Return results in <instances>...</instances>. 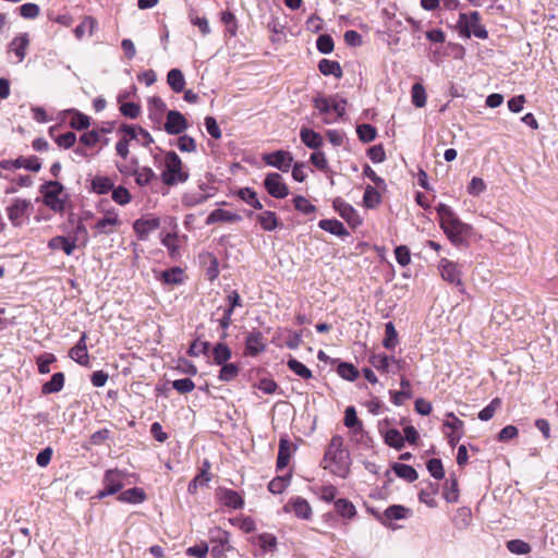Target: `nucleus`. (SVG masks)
<instances>
[{
    "label": "nucleus",
    "mask_w": 558,
    "mask_h": 558,
    "mask_svg": "<svg viewBox=\"0 0 558 558\" xmlns=\"http://www.w3.org/2000/svg\"><path fill=\"white\" fill-rule=\"evenodd\" d=\"M440 227L454 245H462L472 234V227L462 222L454 211L446 204L436 207Z\"/></svg>",
    "instance_id": "f257e3e1"
},
{
    "label": "nucleus",
    "mask_w": 558,
    "mask_h": 558,
    "mask_svg": "<svg viewBox=\"0 0 558 558\" xmlns=\"http://www.w3.org/2000/svg\"><path fill=\"white\" fill-rule=\"evenodd\" d=\"M350 456L343 448V438L340 435L332 436L324 457V469L341 478H345L350 472Z\"/></svg>",
    "instance_id": "f03ea898"
},
{
    "label": "nucleus",
    "mask_w": 558,
    "mask_h": 558,
    "mask_svg": "<svg viewBox=\"0 0 558 558\" xmlns=\"http://www.w3.org/2000/svg\"><path fill=\"white\" fill-rule=\"evenodd\" d=\"M189 172L183 169L179 155L170 150L165 155V169L161 173L162 182L167 185L184 183L189 180Z\"/></svg>",
    "instance_id": "7ed1b4c3"
},
{
    "label": "nucleus",
    "mask_w": 558,
    "mask_h": 558,
    "mask_svg": "<svg viewBox=\"0 0 558 558\" xmlns=\"http://www.w3.org/2000/svg\"><path fill=\"white\" fill-rule=\"evenodd\" d=\"M457 28L461 37L470 38L471 35H474L480 39L488 38V32L481 24V14L477 11L470 12L469 14L460 13Z\"/></svg>",
    "instance_id": "20e7f679"
},
{
    "label": "nucleus",
    "mask_w": 558,
    "mask_h": 558,
    "mask_svg": "<svg viewBox=\"0 0 558 558\" xmlns=\"http://www.w3.org/2000/svg\"><path fill=\"white\" fill-rule=\"evenodd\" d=\"M63 185L58 181H48L40 186V193L44 195V203L46 206L56 211H61L64 208V203L61 199L63 193Z\"/></svg>",
    "instance_id": "39448f33"
},
{
    "label": "nucleus",
    "mask_w": 558,
    "mask_h": 558,
    "mask_svg": "<svg viewBox=\"0 0 558 558\" xmlns=\"http://www.w3.org/2000/svg\"><path fill=\"white\" fill-rule=\"evenodd\" d=\"M123 477L124 475L120 470H107L102 478L104 489L99 490L95 498L104 499L119 493L123 487Z\"/></svg>",
    "instance_id": "423d86ee"
},
{
    "label": "nucleus",
    "mask_w": 558,
    "mask_h": 558,
    "mask_svg": "<svg viewBox=\"0 0 558 558\" xmlns=\"http://www.w3.org/2000/svg\"><path fill=\"white\" fill-rule=\"evenodd\" d=\"M189 128V122L185 117L178 110H169L167 112L163 130L169 135H179Z\"/></svg>",
    "instance_id": "0eeeda50"
},
{
    "label": "nucleus",
    "mask_w": 558,
    "mask_h": 558,
    "mask_svg": "<svg viewBox=\"0 0 558 558\" xmlns=\"http://www.w3.org/2000/svg\"><path fill=\"white\" fill-rule=\"evenodd\" d=\"M264 185L266 191L275 198H284L289 195L287 184L277 172L268 173L265 178Z\"/></svg>",
    "instance_id": "6e6552de"
},
{
    "label": "nucleus",
    "mask_w": 558,
    "mask_h": 558,
    "mask_svg": "<svg viewBox=\"0 0 558 558\" xmlns=\"http://www.w3.org/2000/svg\"><path fill=\"white\" fill-rule=\"evenodd\" d=\"M0 167L4 170H15L24 168L29 171L38 172L41 169V162L38 157H19L14 160H3Z\"/></svg>",
    "instance_id": "1a4fd4ad"
},
{
    "label": "nucleus",
    "mask_w": 558,
    "mask_h": 558,
    "mask_svg": "<svg viewBox=\"0 0 558 558\" xmlns=\"http://www.w3.org/2000/svg\"><path fill=\"white\" fill-rule=\"evenodd\" d=\"M263 160L268 166L275 167L280 171L288 172L293 162V157L289 151L277 150L264 155Z\"/></svg>",
    "instance_id": "9d476101"
},
{
    "label": "nucleus",
    "mask_w": 558,
    "mask_h": 558,
    "mask_svg": "<svg viewBox=\"0 0 558 558\" xmlns=\"http://www.w3.org/2000/svg\"><path fill=\"white\" fill-rule=\"evenodd\" d=\"M133 163L136 166L132 171L126 170L124 166H117L118 170L122 174H129L133 175L135 179V182L140 186H146L148 185L153 179L156 178L155 172L149 167H138L137 161H133Z\"/></svg>",
    "instance_id": "9b49d317"
},
{
    "label": "nucleus",
    "mask_w": 558,
    "mask_h": 558,
    "mask_svg": "<svg viewBox=\"0 0 558 558\" xmlns=\"http://www.w3.org/2000/svg\"><path fill=\"white\" fill-rule=\"evenodd\" d=\"M332 206L335 210L352 227L361 223V218L352 205L337 197L333 199Z\"/></svg>",
    "instance_id": "f8f14e48"
},
{
    "label": "nucleus",
    "mask_w": 558,
    "mask_h": 558,
    "mask_svg": "<svg viewBox=\"0 0 558 558\" xmlns=\"http://www.w3.org/2000/svg\"><path fill=\"white\" fill-rule=\"evenodd\" d=\"M216 496L220 504L231 509H242L244 507L243 497L235 490L225 487H219Z\"/></svg>",
    "instance_id": "ddd939ff"
},
{
    "label": "nucleus",
    "mask_w": 558,
    "mask_h": 558,
    "mask_svg": "<svg viewBox=\"0 0 558 558\" xmlns=\"http://www.w3.org/2000/svg\"><path fill=\"white\" fill-rule=\"evenodd\" d=\"M439 271L445 281L451 284L461 286V271L458 264L442 258L439 263Z\"/></svg>",
    "instance_id": "4468645a"
},
{
    "label": "nucleus",
    "mask_w": 558,
    "mask_h": 558,
    "mask_svg": "<svg viewBox=\"0 0 558 558\" xmlns=\"http://www.w3.org/2000/svg\"><path fill=\"white\" fill-rule=\"evenodd\" d=\"M160 227L159 218H140L134 221L133 229L136 233L138 240L145 241L148 239L149 234L156 231Z\"/></svg>",
    "instance_id": "2eb2a0df"
},
{
    "label": "nucleus",
    "mask_w": 558,
    "mask_h": 558,
    "mask_svg": "<svg viewBox=\"0 0 558 558\" xmlns=\"http://www.w3.org/2000/svg\"><path fill=\"white\" fill-rule=\"evenodd\" d=\"M266 349L265 338L259 330H253L245 338V354L256 356Z\"/></svg>",
    "instance_id": "dca6fc26"
},
{
    "label": "nucleus",
    "mask_w": 558,
    "mask_h": 558,
    "mask_svg": "<svg viewBox=\"0 0 558 558\" xmlns=\"http://www.w3.org/2000/svg\"><path fill=\"white\" fill-rule=\"evenodd\" d=\"M31 202L27 199L15 198L13 203L8 207V217L14 226H20L22 219L29 208Z\"/></svg>",
    "instance_id": "f3484780"
},
{
    "label": "nucleus",
    "mask_w": 558,
    "mask_h": 558,
    "mask_svg": "<svg viewBox=\"0 0 558 558\" xmlns=\"http://www.w3.org/2000/svg\"><path fill=\"white\" fill-rule=\"evenodd\" d=\"M287 512H294V514L303 520H308L312 515V508L306 499L301 497L291 498L284 506Z\"/></svg>",
    "instance_id": "a211bd4d"
},
{
    "label": "nucleus",
    "mask_w": 558,
    "mask_h": 558,
    "mask_svg": "<svg viewBox=\"0 0 558 558\" xmlns=\"http://www.w3.org/2000/svg\"><path fill=\"white\" fill-rule=\"evenodd\" d=\"M86 338V333L83 332L77 343L69 352L70 357L83 366H87L89 364Z\"/></svg>",
    "instance_id": "6ab92c4d"
},
{
    "label": "nucleus",
    "mask_w": 558,
    "mask_h": 558,
    "mask_svg": "<svg viewBox=\"0 0 558 558\" xmlns=\"http://www.w3.org/2000/svg\"><path fill=\"white\" fill-rule=\"evenodd\" d=\"M120 225L119 216L114 210H109L105 217L100 218L96 225L95 229L100 234H111L113 232V227Z\"/></svg>",
    "instance_id": "aec40b11"
},
{
    "label": "nucleus",
    "mask_w": 558,
    "mask_h": 558,
    "mask_svg": "<svg viewBox=\"0 0 558 558\" xmlns=\"http://www.w3.org/2000/svg\"><path fill=\"white\" fill-rule=\"evenodd\" d=\"M242 220V217L235 213H231L229 210H225V209H215L213 210L207 219H206V225H213V223H216V222H229V223H232V222H239Z\"/></svg>",
    "instance_id": "412c9836"
},
{
    "label": "nucleus",
    "mask_w": 558,
    "mask_h": 558,
    "mask_svg": "<svg viewBox=\"0 0 558 558\" xmlns=\"http://www.w3.org/2000/svg\"><path fill=\"white\" fill-rule=\"evenodd\" d=\"M300 138L302 143L311 149H318L324 144L323 136L319 133L306 126H303L301 129Z\"/></svg>",
    "instance_id": "4be33fe9"
},
{
    "label": "nucleus",
    "mask_w": 558,
    "mask_h": 558,
    "mask_svg": "<svg viewBox=\"0 0 558 558\" xmlns=\"http://www.w3.org/2000/svg\"><path fill=\"white\" fill-rule=\"evenodd\" d=\"M409 513V508L401 505H392L384 511V513L379 517V520L381 523L387 524L392 520L404 519Z\"/></svg>",
    "instance_id": "5701e85b"
},
{
    "label": "nucleus",
    "mask_w": 558,
    "mask_h": 558,
    "mask_svg": "<svg viewBox=\"0 0 558 558\" xmlns=\"http://www.w3.org/2000/svg\"><path fill=\"white\" fill-rule=\"evenodd\" d=\"M48 247L51 250H61L66 255H72L76 248V243L75 240H70L69 238L58 235L49 240Z\"/></svg>",
    "instance_id": "b1692460"
},
{
    "label": "nucleus",
    "mask_w": 558,
    "mask_h": 558,
    "mask_svg": "<svg viewBox=\"0 0 558 558\" xmlns=\"http://www.w3.org/2000/svg\"><path fill=\"white\" fill-rule=\"evenodd\" d=\"M158 279L169 286L181 284L184 281L183 270L180 267H171L160 272Z\"/></svg>",
    "instance_id": "393cba45"
},
{
    "label": "nucleus",
    "mask_w": 558,
    "mask_h": 558,
    "mask_svg": "<svg viewBox=\"0 0 558 558\" xmlns=\"http://www.w3.org/2000/svg\"><path fill=\"white\" fill-rule=\"evenodd\" d=\"M147 496L143 488L133 487L119 494L118 500L126 504H142Z\"/></svg>",
    "instance_id": "a878e982"
},
{
    "label": "nucleus",
    "mask_w": 558,
    "mask_h": 558,
    "mask_svg": "<svg viewBox=\"0 0 558 558\" xmlns=\"http://www.w3.org/2000/svg\"><path fill=\"white\" fill-rule=\"evenodd\" d=\"M260 227L265 231H274L279 227V219L276 213L270 210H264L255 216Z\"/></svg>",
    "instance_id": "bb28decb"
},
{
    "label": "nucleus",
    "mask_w": 558,
    "mask_h": 558,
    "mask_svg": "<svg viewBox=\"0 0 558 558\" xmlns=\"http://www.w3.org/2000/svg\"><path fill=\"white\" fill-rule=\"evenodd\" d=\"M64 380L65 377L62 372L54 373L51 379L43 385L41 393L51 395L61 391L64 386Z\"/></svg>",
    "instance_id": "cd10ccee"
},
{
    "label": "nucleus",
    "mask_w": 558,
    "mask_h": 558,
    "mask_svg": "<svg viewBox=\"0 0 558 558\" xmlns=\"http://www.w3.org/2000/svg\"><path fill=\"white\" fill-rule=\"evenodd\" d=\"M318 227L324 231L338 236H348L349 232L343 223L336 219H323L318 222Z\"/></svg>",
    "instance_id": "c85d7f7f"
},
{
    "label": "nucleus",
    "mask_w": 558,
    "mask_h": 558,
    "mask_svg": "<svg viewBox=\"0 0 558 558\" xmlns=\"http://www.w3.org/2000/svg\"><path fill=\"white\" fill-rule=\"evenodd\" d=\"M167 83L174 93H182L185 87V78L182 71L171 69L167 74Z\"/></svg>",
    "instance_id": "c756f323"
},
{
    "label": "nucleus",
    "mask_w": 558,
    "mask_h": 558,
    "mask_svg": "<svg viewBox=\"0 0 558 558\" xmlns=\"http://www.w3.org/2000/svg\"><path fill=\"white\" fill-rule=\"evenodd\" d=\"M290 457H291V444L288 439L281 438L279 440L277 470L281 471L284 468H287Z\"/></svg>",
    "instance_id": "7c9ffc66"
},
{
    "label": "nucleus",
    "mask_w": 558,
    "mask_h": 558,
    "mask_svg": "<svg viewBox=\"0 0 558 558\" xmlns=\"http://www.w3.org/2000/svg\"><path fill=\"white\" fill-rule=\"evenodd\" d=\"M29 44L28 35L22 34L14 37L10 44V49L16 54L19 62L23 61L26 54V48Z\"/></svg>",
    "instance_id": "2f4dec72"
},
{
    "label": "nucleus",
    "mask_w": 558,
    "mask_h": 558,
    "mask_svg": "<svg viewBox=\"0 0 558 558\" xmlns=\"http://www.w3.org/2000/svg\"><path fill=\"white\" fill-rule=\"evenodd\" d=\"M231 354L230 348L223 342H218L211 350L214 363L217 365H222L229 361L231 359Z\"/></svg>",
    "instance_id": "473e14b6"
},
{
    "label": "nucleus",
    "mask_w": 558,
    "mask_h": 558,
    "mask_svg": "<svg viewBox=\"0 0 558 558\" xmlns=\"http://www.w3.org/2000/svg\"><path fill=\"white\" fill-rule=\"evenodd\" d=\"M318 69L324 75H333L337 78L342 76V69L338 61L322 59L318 63Z\"/></svg>",
    "instance_id": "72a5a7b5"
},
{
    "label": "nucleus",
    "mask_w": 558,
    "mask_h": 558,
    "mask_svg": "<svg viewBox=\"0 0 558 558\" xmlns=\"http://www.w3.org/2000/svg\"><path fill=\"white\" fill-rule=\"evenodd\" d=\"M203 465L204 469L202 470V472L198 475H196L187 486V492L192 495L196 494L198 486H203L210 481V476L208 473L210 464L208 461H205Z\"/></svg>",
    "instance_id": "f704fd0d"
},
{
    "label": "nucleus",
    "mask_w": 558,
    "mask_h": 558,
    "mask_svg": "<svg viewBox=\"0 0 558 558\" xmlns=\"http://www.w3.org/2000/svg\"><path fill=\"white\" fill-rule=\"evenodd\" d=\"M392 470L397 476L405 480L409 483H412L417 480L418 475L415 469L409 464L403 463H393Z\"/></svg>",
    "instance_id": "c9c22d12"
},
{
    "label": "nucleus",
    "mask_w": 558,
    "mask_h": 558,
    "mask_svg": "<svg viewBox=\"0 0 558 558\" xmlns=\"http://www.w3.org/2000/svg\"><path fill=\"white\" fill-rule=\"evenodd\" d=\"M114 184L109 177L96 175L92 180V190L97 194H107L112 191Z\"/></svg>",
    "instance_id": "e433bc0d"
},
{
    "label": "nucleus",
    "mask_w": 558,
    "mask_h": 558,
    "mask_svg": "<svg viewBox=\"0 0 558 558\" xmlns=\"http://www.w3.org/2000/svg\"><path fill=\"white\" fill-rule=\"evenodd\" d=\"M335 509L337 513L343 518L352 519L356 514L354 505L344 498L335 500Z\"/></svg>",
    "instance_id": "4c0bfd02"
},
{
    "label": "nucleus",
    "mask_w": 558,
    "mask_h": 558,
    "mask_svg": "<svg viewBox=\"0 0 558 558\" xmlns=\"http://www.w3.org/2000/svg\"><path fill=\"white\" fill-rule=\"evenodd\" d=\"M369 364L380 373H390V356L373 353L368 360Z\"/></svg>",
    "instance_id": "58836bf2"
},
{
    "label": "nucleus",
    "mask_w": 558,
    "mask_h": 558,
    "mask_svg": "<svg viewBox=\"0 0 558 558\" xmlns=\"http://www.w3.org/2000/svg\"><path fill=\"white\" fill-rule=\"evenodd\" d=\"M400 386H401L400 391L395 392L393 396H392V402L395 404H400L401 403V398L410 399L412 397L411 383L402 374L400 376Z\"/></svg>",
    "instance_id": "ea45409f"
},
{
    "label": "nucleus",
    "mask_w": 558,
    "mask_h": 558,
    "mask_svg": "<svg viewBox=\"0 0 558 558\" xmlns=\"http://www.w3.org/2000/svg\"><path fill=\"white\" fill-rule=\"evenodd\" d=\"M338 375L349 381H354L359 377V369L351 363L342 362L337 367Z\"/></svg>",
    "instance_id": "a19ab883"
},
{
    "label": "nucleus",
    "mask_w": 558,
    "mask_h": 558,
    "mask_svg": "<svg viewBox=\"0 0 558 558\" xmlns=\"http://www.w3.org/2000/svg\"><path fill=\"white\" fill-rule=\"evenodd\" d=\"M380 202H381V196L378 193V191L372 185H366L364 196H363V203H364L365 207L375 208L380 204Z\"/></svg>",
    "instance_id": "79ce46f5"
},
{
    "label": "nucleus",
    "mask_w": 558,
    "mask_h": 558,
    "mask_svg": "<svg viewBox=\"0 0 558 558\" xmlns=\"http://www.w3.org/2000/svg\"><path fill=\"white\" fill-rule=\"evenodd\" d=\"M287 365L294 374L303 379H310L313 377L312 371L296 359H289Z\"/></svg>",
    "instance_id": "37998d69"
},
{
    "label": "nucleus",
    "mask_w": 558,
    "mask_h": 558,
    "mask_svg": "<svg viewBox=\"0 0 558 558\" xmlns=\"http://www.w3.org/2000/svg\"><path fill=\"white\" fill-rule=\"evenodd\" d=\"M344 425L350 428L351 430H354L357 428L359 433L362 432V422L359 420L356 415V411L354 407H348L344 411Z\"/></svg>",
    "instance_id": "c03bdc74"
},
{
    "label": "nucleus",
    "mask_w": 558,
    "mask_h": 558,
    "mask_svg": "<svg viewBox=\"0 0 558 558\" xmlns=\"http://www.w3.org/2000/svg\"><path fill=\"white\" fill-rule=\"evenodd\" d=\"M397 338H398V333H397L393 323L388 322L385 325V338L383 340V345L389 350L395 349V347L397 345V342H398Z\"/></svg>",
    "instance_id": "a18cd8bd"
},
{
    "label": "nucleus",
    "mask_w": 558,
    "mask_h": 558,
    "mask_svg": "<svg viewBox=\"0 0 558 558\" xmlns=\"http://www.w3.org/2000/svg\"><path fill=\"white\" fill-rule=\"evenodd\" d=\"M385 441L388 446L396 449H401L404 446V437L396 428H390L386 432Z\"/></svg>",
    "instance_id": "49530a36"
},
{
    "label": "nucleus",
    "mask_w": 558,
    "mask_h": 558,
    "mask_svg": "<svg viewBox=\"0 0 558 558\" xmlns=\"http://www.w3.org/2000/svg\"><path fill=\"white\" fill-rule=\"evenodd\" d=\"M411 97L416 108H423L426 105V92L421 83H415L412 86Z\"/></svg>",
    "instance_id": "de8ad7c7"
},
{
    "label": "nucleus",
    "mask_w": 558,
    "mask_h": 558,
    "mask_svg": "<svg viewBox=\"0 0 558 558\" xmlns=\"http://www.w3.org/2000/svg\"><path fill=\"white\" fill-rule=\"evenodd\" d=\"M506 546L507 549L514 555H526L532 550L530 544L522 539L508 541Z\"/></svg>",
    "instance_id": "09e8293b"
},
{
    "label": "nucleus",
    "mask_w": 558,
    "mask_h": 558,
    "mask_svg": "<svg viewBox=\"0 0 558 558\" xmlns=\"http://www.w3.org/2000/svg\"><path fill=\"white\" fill-rule=\"evenodd\" d=\"M111 198L114 203L124 206L131 202L132 195L128 189H125L122 185H119L118 187L113 186Z\"/></svg>",
    "instance_id": "8fccbe9b"
},
{
    "label": "nucleus",
    "mask_w": 558,
    "mask_h": 558,
    "mask_svg": "<svg viewBox=\"0 0 558 558\" xmlns=\"http://www.w3.org/2000/svg\"><path fill=\"white\" fill-rule=\"evenodd\" d=\"M356 133L360 141L364 143H369L375 140L377 135L376 129L371 124H361L356 128Z\"/></svg>",
    "instance_id": "3c124183"
},
{
    "label": "nucleus",
    "mask_w": 558,
    "mask_h": 558,
    "mask_svg": "<svg viewBox=\"0 0 558 558\" xmlns=\"http://www.w3.org/2000/svg\"><path fill=\"white\" fill-rule=\"evenodd\" d=\"M238 374H239V367L236 364L225 363L221 365L218 377L222 381H231L238 376Z\"/></svg>",
    "instance_id": "603ef678"
},
{
    "label": "nucleus",
    "mask_w": 558,
    "mask_h": 558,
    "mask_svg": "<svg viewBox=\"0 0 558 558\" xmlns=\"http://www.w3.org/2000/svg\"><path fill=\"white\" fill-rule=\"evenodd\" d=\"M70 125L75 130H85L90 125V118L80 111L74 110Z\"/></svg>",
    "instance_id": "864d4df0"
},
{
    "label": "nucleus",
    "mask_w": 558,
    "mask_h": 558,
    "mask_svg": "<svg viewBox=\"0 0 558 558\" xmlns=\"http://www.w3.org/2000/svg\"><path fill=\"white\" fill-rule=\"evenodd\" d=\"M291 475L277 476L268 484V489L272 494H281L289 485Z\"/></svg>",
    "instance_id": "5fc2aeb1"
},
{
    "label": "nucleus",
    "mask_w": 558,
    "mask_h": 558,
    "mask_svg": "<svg viewBox=\"0 0 558 558\" xmlns=\"http://www.w3.org/2000/svg\"><path fill=\"white\" fill-rule=\"evenodd\" d=\"M500 405L501 401L499 398L493 399L488 405L480 411L478 418L481 421L490 420L495 415V412L500 408Z\"/></svg>",
    "instance_id": "6e6d98bb"
},
{
    "label": "nucleus",
    "mask_w": 558,
    "mask_h": 558,
    "mask_svg": "<svg viewBox=\"0 0 558 558\" xmlns=\"http://www.w3.org/2000/svg\"><path fill=\"white\" fill-rule=\"evenodd\" d=\"M189 19H190V22L194 25V26H197L201 31V33L205 36V35H208L210 33V27H209V23H208V20L206 17H201L198 15H196L195 11L192 10L190 13H189Z\"/></svg>",
    "instance_id": "4d7b16f0"
},
{
    "label": "nucleus",
    "mask_w": 558,
    "mask_h": 558,
    "mask_svg": "<svg viewBox=\"0 0 558 558\" xmlns=\"http://www.w3.org/2000/svg\"><path fill=\"white\" fill-rule=\"evenodd\" d=\"M178 148L183 153H194L197 149V145L193 137L185 134L178 138Z\"/></svg>",
    "instance_id": "13d9d810"
},
{
    "label": "nucleus",
    "mask_w": 558,
    "mask_h": 558,
    "mask_svg": "<svg viewBox=\"0 0 558 558\" xmlns=\"http://www.w3.org/2000/svg\"><path fill=\"white\" fill-rule=\"evenodd\" d=\"M258 545L264 551H272L277 546V538L269 533H263L258 536Z\"/></svg>",
    "instance_id": "bf43d9fd"
},
{
    "label": "nucleus",
    "mask_w": 558,
    "mask_h": 558,
    "mask_svg": "<svg viewBox=\"0 0 558 558\" xmlns=\"http://www.w3.org/2000/svg\"><path fill=\"white\" fill-rule=\"evenodd\" d=\"M427 470L433 477L436 480H441L445 476L444 466L441 460L439 459H430L427 462Z\"/></svg>",
    "instance_id": "052dcab7"
},
{
    "label": "nucleus",
    "mask_w": 558,
    "mask_h": 558,
    "mask_svg": "<svg viewBox=\"0 0 558 558\" xmlns=\"http://www.w3.org/2000/svg\"><path fill=\"white\" fill-rule=\"evenodd\" d=\"M316 46L319 52L327 54L333 50L335 44L330 35H320L317 38Z\"/></svg>",
    "instance_id": "680f3d73"
},
{
    "label": "nucleus",
    "mask_w": 558,
    "mask_h": 558,
    "mask_svg": "<svg viewBox=\"0 0 558 558\" xmlns=\"http://www.w3.org/2000/svg\"><path fill=\"white\" fill-rule=\"evenodd\" d=\"M120 111L126 118L136 119L141 114V106L135 102H123Z\"/></svg>",
    "instance_id": "e2e57ef3"
},
{
    "label": "nucleus",
    "mask_w": 558,
    "mask_h": 558,
    "mask_svg": "<svg viewBox=\"0 0 558 558\" xmlns=\"http://www.w3.org/2000/svg\"><path fill=\"white\" fill-rule=\"evenodd\" d=\"M99 142V131H96V129L83 133L80 137V143L87 147H93Z\"/></svg>",
    "instance_id": "0e129e2a"
},
{
    "label": "nucleus",
    "mask_w": 558,
    "mask_h": 558,
    "mask_svg": "<svg viewBox=\"0 0 558 558\" xmlns=\"http://www.w3.org/2000/svg\"><path fill=\"white\" fill-rule=\"evenodd\" d=\"M395 256L398 264L402 267H405L411 262L410 250L405 245H400L395 248Z\"/></svg>",
    "instance_id": "69168bd1"
},
{
    "label": "nucleus",
    "mask_w": 558,
    "mask_h": 558,
    "mask_svg": "<svg viewBox=\"0 0 558 558\" xmlns=\"http://www.w3.org/2000/svg\"><path fill=\"white\" fill-rule=\"evenodd\" d=\"M172 388L179 393H189L195 388V384L190 378H182L173 380Z\"/></svg>",
    "instance_id": "338daca9"
},
{
    "label": "nucleus",
    "mask_w": 558,
    "mask_h": 558,
    "mask_svg": "<svg viewBox=\"0 0 558 558\" xmlns=\"http://www.w3.org/2000/svg\"><path fill=\"white\" fill-rule=\"evenodd\" d=\"M56 361L52 353H45L37 359L38 372L40 374H48L50 372V364Z\"/></svg>",
    "instance_id": "774afa93"
}]
</instances>
